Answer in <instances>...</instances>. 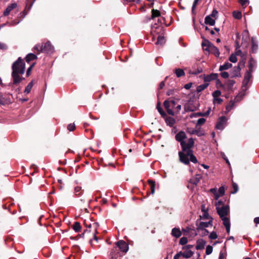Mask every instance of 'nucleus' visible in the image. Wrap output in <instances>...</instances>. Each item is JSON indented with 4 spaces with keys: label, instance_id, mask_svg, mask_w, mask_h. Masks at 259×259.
<instances>
[{
    "label": "nucleus",
    "instance_id": "nucleus-1",
    "mask_svg": "<svg viewBox=\"0 0 259 259\" xmlns=\"http://www.w3.org/2000/svg\"><path fill=\"white\" fill-rule=\"evenodd\" d=\"M12 76L13 80V84H16L20 83L24 78L20 75H23L25 71V65L21 57L15 61L12 65Z\"/></svg>",
    "mask_w": 259,
    "mask_h": 259
},
{
    "label": "nucleus",
    "instance_id": "nucleus-2",
    "mask_svg": "<svg viewBox=\"0 0 259 259\" xmlns=\"http://www.w3.org/2000/svg\"><path fill=\"white\" fill-rule=\"evenodd\" d=\"M187 138L186 133L183 131H180L175 136L176 141L180 143L182 150H186L189 148H191L194 146V139L190 138L186 143L185 140Z\"/></svg>",
    "mask_w": 259,
    "mask_h": 259
},
{
    "label": "nucleus",
    "instance_id": "nucleus-3",
    "mask_svg": "<svg viewBox=\"0 0 259 259\" xmlns=\"http://www.w3.org/2000/svg\"><path fill=\"white\" fill-rule=\"evenodd\" d=\"M34 49L39 53L40 52L51 54L54 52V48L50 41L46 42L44 45L37 44Z\"/></svg>",
    "mask_w": 259,
    "mask_h": 259
},
{
    "label": "nucleus",
    "instance_id": "nucleus-4",
    "mask_svg": "<svg viewBox=\"0 0 259 259\" xmlns=\"http://www.w3.org/2000/svg\"><path fill=\"white\" fill-rule=\"evenodd\" d=\"M252 72L247 71L244 76V78L243 81V85L242 86V91L240 92L237 97H236V99L238 101L237 98L239 97L242 98L243 96L245 95V92L248 89L247 84L249 82L250 79L251 78Z\"/></svg>",
    "mask_w": 259,
    "mask_h": 259
},
{
    "label": "nucleus",
    "instance_id": "nucleus-5",
    "mask_svg": "<svg viewBox=\"0 0 259 259\" xmlns=\"http://www.w3.org/2000/svg\"><path fill=\"white\" fill-rule=\"evenodd\" d=\"M217 211L220 218H223L226 217L229 214L230 207L229 205H223L221 207L217 206Z\"/></svg>",
    "mask_w": 259,
    "mask_h": 259
},
{
    "label": "nucleus",
    "instance_id": "nucleus-6",
    "mask_svg": "<svg viewBox=\"0 0 259 259\" xmlns=\"http://www.w3.org/2000/svg\"><path fill=\"white\" fill-rule=\"evenodd\" d=\"M116 245L119 248L120 250L125 253L128 250V245L123 240H119L116 242Z\"/></svg>",
    "mask_w": 259,
    "mask_h": 259
},
{
    "label": "nucleus",
    "instance_id": "nucleus-7",
    "mask_svg": "<svg viewBox=\"0 0 259 259\" xmlns=\"http://www.w3.org/2000/svg\"><path fill=\"white\" fill-rule=\"evenodd\" d=\"M227 118L225 116L220 117L217 122L215 128L217 130L222 131L225 127L227 122Z\"/></svg>",
    "mask_w": 259,
    "mask_h": 259
},
{
    "label": "nucleus",
    "instance_id": "nucleus-8",
    "mask_svg": "<svg viewBox=\"0 0 259 259\" xmlns=\"http://www.w3.org/2000/svg\"><path fill=\"white\" fill-rule=\"evenodd\" d=\"M179 156L180 158V160L181 162L186 165L189 163V155H188L187 153H186V154L183 153V152H179Z\"/></svg>",
    "mask_w": 259,
    "mask_h": 259
},
{
    "label": "nucleus",
    "instance_id": "nucleus-9",
    "mask_svg": "<svg viewBox=\"0 0 259 259\" xmlns=\"http://www.w3.org/2000/svg\"><path fill=\"white\" fill-rule=\"evenodd\" d=\"M240 64L241 62H239L238 66L233 67L231 72V75L232 77H239L240 76Z\"/></svg>",
    "mask_w": 259,
    "mask_h": 259
},
{
    "label": "nucleus",
    "instance_id": "nucleus-10",
    "mask_svg": "<svg viewBox=\"0 0 259 259\" xmlns=\"http://www.w3.org/2000/svg\"><path fill=\"white\" fill-rule=\"evenodd\" d=\"M17 7V4L16 3H12L7 6L6 10L4 11L3 13V15L4 16H8L10 12Z\"/></svg>",
    "mask_w": 259,
    "mask_h": 259
},
{
    "label": "nucleus",
    "instance_id": "nucleus-11",
    "mask_svg": "<svg viewBox=\"0 0 259 259\" xmlns=\"http://www.w3.org/2000/svg\"><path fill=\"white\" fill-rule=\"evenodd\" d=\"M201 178L202 176L201 175L197 174L190 179V183L194 186H196L199 183Z\"/></svg>",
    "mask_w": 259,
    "mask_h": 259
},
{
    "label": "nucleus",
    "instance_id": "nucleus-12",
    "mask_svg": "<svg viewBox=\"0 0 259 259\" xmlns=\"http://www.w3.org/2000/svg\"><path fill=\"white\" fill-rule=\"evenodd\" d=\"M163 105L168 114L170 115H175V112L173 111L172 109H170L171 105L170 102L169 101H165L163 103Z\"/></svg>",
    "mask_w": 259,
    "mask_h": 259
},
{
    "label": "nucleus",
    "instance_id": "nucleus-13",
    "mask_svg": "<svg viewBox=\"0 0 259 259\" xmlns=\"http://www.w3.org/2000/svg\"><path fill=\"white\" fill-rule=\"evenodd\" d=\"M191 149V148H189L186 150H183V151L187 153L188 155H189V161H191L193 163H196L197 162V158L193 154V151Z\"/></svg>",
    "mask_w": 259,
    "mask_h": 259
},
{
    "label": "nucleus",
    "instance_id": "nucleus-14",
    "mask_svg": "<svg viewBox=\"0 0 259 259\" xmlns=\"http://www.w3.org/2000/svg\"><path fill=\"white\" fill-rule=\"evenodd\" d=\"M187 132L190 135H196L198 137L202 136L204 135V133L200 130H194L190 128H187Z\"/></svg>",
    "mask_w": 259,
    "mask_h": 259
},
{
    "label": "nucleus",
    "instance_id": "nucleus-15",
    "mask_svg": "<svg viewBox=\"0 0 259 259\" xmlns=\"http://www.w3.org/2000/svg\"><path fill=\"white\" fill-rule=\"evenodd\" d=\"M196 226L197 230L199 232L200 229H203L208 228L207 222H201L197 220L196 222Z\"/></svg>",
    "mask_w": 259,
    "mask_h": 259
},
{
    "label": "nucleus",
    "instance_id": "nucleus-16",
    "mask_svg": "<svg viewBox=\"0 0 259 259\" xmlns=\"http://www.w3.org/2000/svg\"><path fill=\"white\" fill-rule=\"evenodd\" d=\"M221 219L223 221V225L226 227L227 233H229L230 231V222L229 219L227 217Z\"/></svg>",
    "mask_w": 259,
    "mask_h": 259
},
{
    "label": "nucleus",
    "instance_id": "nucleus-17",
    "mask_svg": "<svg viewBox=\"0 0 259 259\" xmlns=\"http://www.w3.org/2000/svg\"><path fill=\"white\" fill-rule=\"evenodd\" d=\"M218 75L217 73H211L209 75H207L204 77V80L205 82H209L211 80H214L217 79Z\"/></svg>",
    "mask_w": 259,
    "mask_h": 259
},
{
    "label": "nucleus",
    "instance_id": "nucleus-18",
    "mask_svg": "<svg viewBox=\"0 0 259 259\" xmlns=\"http://www.w3.org/2000/svg\"><path fill=\"white\" fill-rule=\"evenodd\" d=\"M196 249L197 250H201L204 248L206 242L202 239H198L196 242Z\"/></svg>",
    "mask_w": 259,
    "mask_h": 259
},
{
    "label": "nucleus",
    "instance_id": "nucleus-19",
    "mask_svg": "<svg viewBox=\"0 0 259 259\" xmlns=\"http://www.w3.org/2000/svg\"><path fill=\"white\" fill-rule=\"evenodd\" d=\"M171 235L178 238L182 235V232L179 228H174L171 230Z\"/></svg>",
    "mask_w": 259,
    "mask_h": 259
},
{
    "label": "nucleus",
    "instance_id": "nucleus-20",
    "mask_svg": "<svg viewBox=\"0 0 259 259\" xmlns=\"http://www.w3.org/2000/svg\"><path fill=\"white\" fill-rule=\"evenodd\" d=\"M248 71L253 72L255 68L256 67V61L252 58H251L248 62Z\"/></svg>",
    "mask_w": 259,
    "mask_h": 259
},
{
    "label": "nucleus",
    "instance_id": "nucleus-21",
    "mask_svg": "<svg viewBox=\"0 0 259 259\" xmlns=\"http://www.w3.org/2000/svg\"><path fill=\"white\" fill-rule=\"evenodd\" d=\"M110 255L112 259H117L121 255L116 248H114L111 251Z\"/></svg>",
    "mask_w": 259,
    "mask_h": 259
},
{
    "label": "nucleus",
    "instance_id": "nucleus-22",
    "mask_svg": "<svg viewBox=\"0 0 259 259\" xmlns=\"http://www.w3.org/2000/svg\"><path fill=\"white\" fill-rule=\"evenodd\" d=\"M205 23L209 25L210 26H213L215 24V19L212 18L210 16H207L205 18Z\"/></svg>",
    "mask_w": 259,
    "mask_h": 259
},
{
    "label": "nucleus",
    "instance_id": "nucleus-23",
    "mask_svg": "<svg viewBox=\"0 0 259 259\" xmlns=\"http://www.w3.org/2000/svg\"><path fill=\"white\" fill-rule=\"evenodd\" d=\"M235 82L233 80H227L224 85L221 84L222 86H225L227 88L228 90H231L235 84Z\"/></svg>",
    "mask_w": 259,
    "mask_h": 259
},
{
    "label": "nucleus",
    "instance_id": "nucleus-24",
    "mask_svg": "<svg viewBox=\"0 0 259 259\" xmlns=\"http://www.w3.org/2000/svg\"><path fill=\"white\" fill-rule=\"evenodd\" d=\"M165 122L167 125L172 127L175 124L176 120L173 117H168L165 119Z\"/></svg>",
    "mask_w": 259,
    "mask_h": 259
},
{
    "label": "nucleus",
    "instance_id": "nucleus-25",
    "mask_svg": "<svg viewBox=\"0 0 259 259\" xmlns=\"http://www.w3.org/2000/svg\"><path fill=\"white\" fill-rule=\"evenodd\" d=\"M232 64L229 63V62H225V64H224L222 65H221L219 68V70L221 71H222L223 70H227L229 68L232 67Z\"/></svg>",
    "mask_w": 259,
    "mask_h": 259
},
{
    "label": "nucleus",
    "instance_id": "nucleus-26",
    "mask_svg": "<svg viewBox=\"0 0 259 259\" xmlns=\"http://www.w3.org/2000/svg\"><path fill=\"white\" fill-rule=\"evenodd\" d=\"M174 72L178 77H181L185 75L184 71L180 68H177L175 70Z\"/></svg>",
    "mask_w": 259,
    "mask_h": 259
},
{
    "label": "nucleus",
    "instance_id": "nucleus-27",
    "mask_svg": "<svg viewBox=\"0 0 259 259\" xmlns=\"http://www.w3.org/2000/svg\"><path fill=\"white\" fill-rule=\"evenodd\" d=\"M258 46L257 44L254 41L253 37L251 38V52L253 53L256 52L257 50Z\"/></svg>",
    "mask_w": 259,
    "mask_h": 259
},
{
    "label": "nucleus",
    "instance_id": "nucleus-28",
    "mask_svg": "<svg viewBox=\"0 0 259 259\" xmlns=\"http://www.w3.org/2000/svg\"><path fill=\"white\" fill-rule=\"evenodd\" d=\"M36 58V56L34 54L29 53L25 57V60L27 62L29 63L31 61L35 59Z\"/></svg>",
    "mask_w": 259,
    "mask_h": 259
},
{
    "label": "nucleus",
    "instance_id": "nucleus-29",
    "mask_svg": "<svg viewBox=\"0 0 259 259\" xmlns=\"http://www.w3.org/2000/svg\"><path fill=\"white\" fill-rule=\"evenodd\" d=\"M193 254V252L190 250H185L183 252H182V256L186 258H189L191 257Z\"/></svg>",
    "mask_w": 259,
    "mask_h": 259
},
{
    "label": "nucleus",
    "instance_id": "nucleus-30",
    "mask_svg": "<svg viewBox=\"0 0 259 259\" xmlns=\"http://www.w3.org/2000/svg\"><path fill=\"white\" fill-rule=\"evenodd\" d=\"M208 85V83H203L202 84H200L198 85L196 88V91L198 93L201 92L202 91H203L204 89H205Z\"/></svg>",
    "mask_w": 259,
    "mask_h": 259
},
{
    "label": "nucleus",
    "instance_id": "nucleus-31",
    "mask_svg": "<svg viewBox=\"0 0 259 259\" xmlns=\"http://www.w3.org/2000/svg\"><path fill=\"white\" fill-rule=\"evenodd\" d=\"M210 53L213 54L215 56H219L220 55V51L219 50L215 47L213 45L211 46V50H210Z\"/></svg>",
    "mask_w": 259,
    "mask_h": 259
},
{
    "label": "nucleus",
    "instance_id": "nucleus-32",
    "mask_svg": "<svg viewBox=\"0 0 259 259\" xmlns=\"http://www.w3.org/2000/svg\"><path fill=\"white\" fill-rule=\"evenodd\" d=\"M72 228L74 231L76 232H79L81 230V226L80 224L77 222H76L74 223Z\"/></svg>",
    "mask_w": 259,
    "mask_h": 259
},
{
    "label": "nucleus",
    "instance_id": "nucleus-33",
    "mask_svg": "<svg viewBox=\"0 0 259 259\" xmlns=\"http://www.w3.org/2000/svg\"><path fill=\"white\" fill-rule=\"evenodd\" d=\"M156 108L162 117H164L166 116V113L161 108L160 103H157L156 105Z\"/></svg>",
    "mask_w": 259,
    "mask_h": 259
},
{
    "label": "nucleus",
    "instance_id": "nucleus-34",
    "mask_svg": "<svg viewBox=\"0 0 259 259\" xmlns=\"http://www.w3.org/2000/svg\"><path fill=\"white\" fill-rule=\"evenodd\" d=\"M165 39L164 36L159 35L157 38V40L156 42V44L157 45H162L165 43Z\"/></svg>",
    "mask_w": 259,
    "mask_h": 259
},
{
    "label": "nucleus",
    "instance_id": "nucleus-35",
    "mask_svg": "<svg viewBox=\"0 0 259 259\" xmlns=\"http://www.w3.org/2000/svg\"><path fill=\"white\" fill-rule=\"evenodd\" d=\"M160 16V12L157 10L155 9H152V15L151 18L154 19L156 17H158Z\"/></svg>",
    "mask_w": 259,
    "mask_h": 259
},
{
    "label": "nucleus",
    "instance_id": "nucleus-36",
    "mask_svg": "<svg viewBox=\"0 0 259 259\" xmlns=\"http://www.w3.org/2000/svg\"><path fill=\"white\" fill-rule=\"evenodd\" d=\"M33 85V81L32 80L31 82H30L28 84L26 87L24 92L26 94H28L30 93L32 87Z\"/></svg>",
    "mask_w": 259,
    "mask_h": 259
},
{
    "label": "nucleus",
    "instance_id": "nucleus-37",
    "mask_svg": "<svg viewBox=\"0 0 259 259\" xmlns=\"http://www.w3.org/2000/svg\"><path fill=\"white\" fill-rule=\"evenodd\" d=\"M148 183L150 185L151 193H152V194H153L155 192V183L154 181L151 180H149L148 181Z\"/></svg>",
    "mask_w": 259,
    "mask_h": 259
},
{
    "label": "nucleus",
    "instance_id": "nucleus-38",
    "mask_svg": "<svg viewBox=\"0 0 259 259\" xmlns=\"http://www.w3.org/2000/svg\"><path fill=\"white\" fill-rule=\"evenodd\" d=\"M157 29L161 30V27H160V26H152L151 34L153 35V39H154V34L155 33V32H157V33L158 32V31H157Z\"/></svg>",
    "mask_w": 259,
    "mask_h": 259
},
{
    "label": "nucleus",
    "instance_id": "nucleus-39",
    "mask_svg": "<svg viewBox=\"0 0 259 259\" xmlns=\"http://www.w3.org/2000/svg\"><path fill=\"white\" fill-rule=\"evenodd\" d=\"M233 17L237 19H240L242 17V14L239 11H234L233 12Z\"/></svg>",
    "mask_w": 259,
    "mask_h": 259
},
{
    "label": "nucleus",
    "instance_id": "nucleus-40",
    "mask_svg": "<svg viewBox=\"0 0 259 259\" xmlns=\"http://www.w3.org/2000/svg\"><path fill=\"white\" fill-rule=\"evenodd\" d=\"M210 192H212L214 196V199L217 200L219 198V193L218 192L217 189L216 188H212L210 189Z\"/></svg>",
    "mask_w": 259,
    "mask_h": 259
},
{
    "label": "nucleus",
    "instance_id": "nucleus-41",
    "mask_svg": "<svg viewBox=\"0 0 259 259\" xmlns=\"http://www.w3.org/2000/svg\"><path fill=\"white\" fill-rule=\"evenodd\" d=\"M202 71V69L201 67L198 68L196 70H190L189 73L192 74L196 75Z\"/></svg>",
    "mask_w": 259,
    "mask_h": 259
},
{
    "label": "nucleus",
    "instance_id": "nucleus-42",
    "mask_svg": "<svg viewBox=\"0 0 259 259\" xmlns=\"http://www.w3.org/2000/svg\"><path fill=\"white\" fill-rule=\"evenodd\" d=\"M201 232L200 235L202 237L207 236L209 234V231L206 229H200V231L199 232Z\"/></svg>",
    "mask_w": 259,
    "mask_h": 259
},
{
    "label": "nucleus",
    "instance_id": "nucleus-43",
    "mask_svg": "<svg viewBox=\"0 0 259 259\" xmlns=\"http://www.w3.org/2000/svg\"><path fill=\"white\" fill-rule=\"evenodd\" d=\"M188 242V239L186 237H182L179 241V243L181 245H185Z\"/></svg>",
    "mask_w": 259,
    "mask_h": 259
},
{
    "label": "nucleus",
    "instance_id": "nucleus-44",
    "mask_svg": "<svg viewBox=\"0 0 259 259\" xmlns=\"http://www.w3.org/2000/svg\"><path fill=\"white\" fill-rule=\"evenodd\" d=\"M211 45H212L209 40L207 39H204L202 44V47L203 48H205V47H208V46H210Z\"/></svg>",
    "mask_w": 259,
    "mask_h": 259
},
{
    "label": "nucleus",
    "instance_id": "nucleus-45",
    "mask_svg": "<svg viewBox=\"0 0 259 259\" xmlns=\"http://www.w3.org/2000/svg\"><path fill=\"white\" fill-rule=\"evenodd\" d=\"M229 60L232 63H236L237 61L236 55L232 54L229 57Z\"/></svg>",
    "mask_w": 259,
    "mask_h": 259
},
{
    "label": "nucleus",
    "instance_id": "nucleus-46",
    "mask_svg": "<svg viewBox=\"0 0 259 259\" xmlns=\"http://www.w3.org/2000/svg\"><path fill=\"white\" fill-rule=\"evenodd\" d=\"M212 250H213V248L210 245H208L206 246V251H205V253L207 255H209L210 254H211L212 252Z\"/></svg>",
    "mask_w": 259,
    "mask_h": 259
},
{
    "label": "nucleus",
    "instance_id": "nucleus-47",
    "mask_svg": "<svg viewBox=\"0 0 259 259\" xmlns=\"http://www.w3.org/2000/svg\"><path fill=\"white\" fill-rule=\"evenodd\" d=\"M209 238L210 239H215L218 238L217 234L215 232H212L210 233V234L209 235Z\"/></svg>",
    "mask_w": 259,
    "mask_h": 259
},
{
    "label": "nucleus",
    "instance_id": "nucleus-48",
    "mask_svg": "<svg viewBox=\"0 0 259 259\" xmlns=\"http://www.w3.org/2000/svg\"><path fill=\"white\" fill-rule=\"evenodd\" d=\"M206 121V120L204 118H200L198 119V120L197 121V125H201L203 124Z\"/></svg>",
    "mask_w": 259,
    "mask_h": 259
},
{
    "label": "nucleus",
    "instance_id": "nucleus-49",
    "mask_svg": "<svg viewBox=\"0 0 259 259\" xmlns=\"http://www.w3.org/2000/svg\"><path fill=\"white\" fill-rule=\"evenodd\" d=\"M218 192L219 193V197L220 196H223L225 194V188H224V187H223V186L220 187Z\"/></svg>",
    "mask_w": 259,
    "mask_h": 259
},
{
    "label": "nucleus",
    "instance_id": "nucleus-50",
    "mask_svg": "<svg viewBox=\"0 0 259 259\" xmlns=\"http://www.w3.org/2000/svg\"><path fill=\"white\" fill-rule=\"evenodd\" d=\"M221 95V92L219 90L215 91L212 93V97L213 98H218Z\"/></svg>",
    "mask_w": 259,
    "mask_h": 259
},
{
    "label": "nucleus",
    "instance_id": "nucleus-51",
    "mask_svg": "<svg viewBox=\"0 0 259 259\" xmlns=\"http://www.w3.org/2000/svg\"><path fill=\"white\" fill-rule=\"evenodd\" d=\"M191 230V228L187 227L186 228L183 229L182 231L183 232L184 235H187L188 233L190 232Z\"/></svg>",
    "mask_w": 259,
    "mask_h": 259
},
{
    "label": "nucleus",
    "instance_id": "nucleus-52",
    "mask_svg": "<svg viewBox=\"0 0 259 259\" xmlns=\"http://www.w3.org/2000/svg\"><path fill=\"white\" fill-rule=\"evenodd\" d=\"M199 116H203V113L202 112H197L191 114L190 117L191 118L193 117H197Z\"/></svg>",
    "mask_w": 259,
    "mask_h": 259
},
{
    "label": "nucleus",
    "instance_id": "nucleus-53",
    "mask_svg": "<svg viewBox=\"0 0 259 259\" xmlns=\"http://www.w3.org/2000/svg\"><path fill=\"white\" fill-rule=\"evenodd\" d=\"M232 186H233V191L232 192V193L235 194L238 191V187L237 184L235 183H233Z\"/></svg>",
    "mask_w": 259,
    "mask_h": 259
},
{
    "label": "nucleus",
    "instance_id": "nucleus-54",
    "mask_svg": "<svg viewBox=\"0 0 259 259\" xmlns=\"http://www.w3.org/2000/svg\"><path fill=\"white\" fill-rule=\"evenodd\" d=\"M223 102V100L219 97L213 98V103L220 104Z\"/></svg>",
    "mask_w": 259,
    "mask_h": 259
},
{
    "label": "nucleus",
    "instance_id": "nucleus-55",
    "mask_svg": "<svg viewBox=\"0 0 259 259\" xmlns=\"http://www.w3.org/2000/svg\"><path fill=\"white\" fill-rule=\"evenodd\" d=\"M209 214H208V213L207 211H204L203 214H202V215H201L200 216V219H203V220H205V219H208L209 218Z\"/></svg>",
    "mask_w": 259,
    "mask_h": 259
},
{
    "label": "nucleus",
    "instance_id": "nucleus-56",
    "mask_svg": "<svg viewBox=\"0 0 259 259\" xmlns=\"http://www.w3.org/2000/svg\"><path fill=\"white\" fill-rule=\"evenodd\" d=\"M75 127V125L74 123H70L67 126V129L70 132L74 131Z\"/></svg>",
    "mask_w": 259,
    "mask_h": 259
},
{
    "label": "nucleus",
    "instance_id": "nucleus-57",
    "mask_svg": "<svg viewBox=\"0 0 259 259\" xmlns=\"http://www.w3.org/2000/svg\"><path fill=\"white\" fill-rule=\"evenodd\" d=\"M198 1H199V0H194V1L193 2L192 8V12L193 14H194V13H195L194 10L196 8V6Z\"/></svg>",
    "mask_w": 259,
    "mask_h": 259
},
{
    "label": "nucleus",
    "instance_id": "nucleus-58",
    "mask_svg": "<svg viewBox=\"0 0 259 259\" xmlns=\"http://www.w3.org/2000/svg\"><path fill=\"white\" fill-rule=\"evenodd\" d=\"M239 3L242 6H246L249 4L248 0H239Z\"/></svg>",
    "mask_w": 259,
    "mask_h": 259
},
{
    "label": "nucleus",
    "instance_id": "nucleus-59",
    "mask_svg": "<svg viewBox=\"0 0 259 259\" xmlns=\"http://www.w3.org/2000/svg\"><path fill=\"white\" fill-rule=\"evenodd\" d=\"M218 13V11L215 9H214L212 11V13H211V14L209 15V16H210L211 17H214V18H216V16H217Z\"/></svg>",
    "mask_w": 259,
    "mask_h": 259
},
{
    "label": "nucleus",
    "instance_id": "nucleus-60",
    "mask_svg": "<svg viewBox=\"0 0 259 259\" xmlns=\"http://www.w3.org/2000/svg\"><path fill=\"white\" fill-rule=\"evenodd\" d=\"M221 76L224 78H227L229 76V74L227 72L224 71L221 73Z\"/></svg>",
    "mask_w": 259,
    "mask_h": 259
},
{
    "label": "nucleus",
    "instance_id": "nucleus-61",
    "mask_svg": "<svg viewBox=\"0 0 259 259\" xmlns=\"http://www.w3.org/2000/svg\"><path fill=\"white\" fill-rule=\"evenodd\" d=\"M34 66V64H33L32 65H31L27 70V71H26V75L27 76H28L30 74V72L31 71V70H32V68H33Z\"/></svg>",
    "mask_w": 259,
    "mask_h": 259
},
{
    "label": "nucleus",
    "instance_id": "nucleus-62",
    "mask_svg": "<svg viewBox=\"0 0 259 259\" xmlns=\"http://www.w3.org/2000/svg\"><path fill=\"white\" fill-rule=\"evenodd\" d=\"M7 49V46L6 44L0 42V50H5Z\"/></svg>",
    "mask_w": 259,
    "mask_h": 259
},
{
    "label": "nucleus",
    "instance_id": "nucleus-63",
    "mask_svg": "<svg viewBox=\"0 0 259 259\" xmlns=\"http://www.w3.org/2000/svg\"><path fill=\"white\" fill-rule=\"evenodd\" d=\"M249 36V32H248V31L247 30H245L243 31V37L244 38V37H246V38H247Z\"/></svg>",
    "mask_w": 259,
    "mask_h": 259
},
{
    "label": "nucleus",
    "instance_id": "nucleus-64",
    "mask_svg": "<svg viewBox=\"0 0 259 259\" xmlns=\"http://www.w3.org/2000/svg\"><path fill=\"white\" fill-rule=\"evenodd\" d=\"M181 256H182V252L180 251L175 255L174 259H179Z\"/></svg>",
    "mask_w": 259,
    "mask_h": 259
}]
</instances>
